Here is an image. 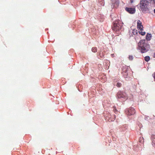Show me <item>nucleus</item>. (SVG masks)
<instances>
[{"label":"nucleus","instance_id":"nucleus-8","mask_svg":"<svg viewBox=\"0 0 155 155\" xmlns=\"http://www.w3.org/2000/svg\"><path fill=\"white\" fill-rule=\"evenodd\" d=\"M137 28L139 30L141 31L143 30V27L142 25V23L139 20H138L137 21Z\"/></svg>","mask_w":155,"mask_h":155},{"label":"nucleus","instance_id":"nucleus-4","mask_svg":"<svg viewBox=\"0 0 155 155\" xmlns=\"http://www.w3.org/2000/svg\"><path fill=\"white\" fill-rule=\"evenodd\" d=\"M117 97L118 98L121 99L122 101H124L126 100L128 97L127 94L121 91H119L117 94Z\"/></svg>","mask_w":155,"mask_h":155},{"label":"nucleus","instance_id":"nucleus-10","mask_svg":"<svg viewBox=\"0 0 155 155\" xmlns=\"http://www.w3.org/2000/svg\"><path fill=\"white\" fill-rule=\"evenodd\" d=\"M152 144L155 147V135H153L151 136Z\"/></svg>","mask_w":155,"mask_h":155},{"label":"nucleus","instance_id":"nucleus-20","mask_svg":"<svg viewBox=\"0 0 155 155\" xmlns=\"http://www.w3.org/2000/svg\"><path fill=\"white\" fill-rule=\"evenodd\" d=\"M154 13H155V9H154Z\"/></svg>","mask_w":155,"mask_h":155},{"label":"nucleus","instance_id":"nucleus-2","mask_svg":"<svg viewBox=\"0 0 155 155\" xmlns=\"http://www.w3.org/2000/svg\"><path fill=\"white\" fill-rule=\"evenodd\" d=\"M149 2L147 0H141L140 2V7L143 12L148 13L149 12Z\"/></svg>","mask_w":155,"mask_h":155},{"label":"nucleus","instance_id":"nucleus-5","mask_svg":"<svg viewBox=\"0 0 155 155\" xmlns=\"http://www.w3.org/2000/svg\"><path fill=\"white\" fill-rule=\"evenodd\" d=\"M119 0H110L111 6L112 8H117L119 6Z\"/></svg>","mask_w":155,"mask_h":155},{"label":"nucleus","instance_id":"nucleus-19","mask_svg":"<svg viewBox=\"0 0 155 155\" xmlns=\"http://www.w3.org/2000/svg\"><path fill=\"white\" fill-rule=\"evenodd\" d=\"M153 78L154 79H155V73H154V75L153 76Z\"/></svg>","mask_w":155,"mask_h":155},{"label":"nucleus","instance_id":"nucleus-15","mask_svg":"<svg viewBox=\"0 0 155 155\" xmlns=\"http://www.w3.org/2000/svg\"><path fill=\"white\" fill-rule=\"evenodd\" d=\"M139 33L142 35H144L145 34V32L143 31H139Z\"/></svg>","mask_w":155,"mask_h":155},{"label":"nucleus","instance_id":"nucleus-1","mask_svg":"<svg viewBox=\"0 0 155 155\" xmlns=\"http://www.w3.org/2000/svg\"><path fill=\"white\" fill-rule=\"evenodd\" d=\"M138 49L142 53H144L149 50L150 48L149 45L145 40H141L138 43Z\"/></svg>","mask_w":155,"mask_h":155},{"label":"nucleus","instance_id":"nucleus-18","mask_svg":"<svg viewBox=\"0 0 155 155\" xmlns=\"http://www.w3.org/2000/svg\"><path fill=\"white\" fill-rule=\"evenodd\" d=\"M153 57L155 58V52L154 53Z\"/></svg>","mask_w":155,"mask_h":155},{"label":"nucleus","instance_id":"nucleus-14","mask_svg":"<svg viewBox=\"0 0 155 155\" xmlns=\"http://www.w3.org/2000/svg\"><path fill=\"white\" fill-rule=\"evenodd\" d=\"M121 85H122V84L121 83L118 82L116 86L117 87H120L121 86Z\"/></svg>","mask_w":155,"mask_h":155},{"label":"nucleus","instance_id":"nucleus-17","mask_svg":"<svg viewBox=\"0 0 155 155\" xmlns=\"http://www.w3.org/2000/svg\"><path fill=\"white\" fill-rule=\"evenodd\" d=\"M134 0H130V2H131V3H132V2H134Z\"/></svg>","mask_w":155,"mask_h":155},{"label":"nucleus","instance_id":"nucleus-11","mask_svg":"<svg viewBox=\"0 0 155 155\" xmlns=\"http://www.w3.org/2000/svg\"><path fill=\"white\" fill-rule=\"evenodd\" d=\"M152 35L151 34H147L146 36V39L147 40L149 41L151 39Z\"/></svg>","mask_w":155,"mask_h":155},{"label":"nucleus","instance_id":"nucleus-3","mask_svg":"<svg viewBox=\"0 0 155 155\" xmlns=\"http://www.w3.org/2000/svg\"><path fill=\"white\" fill-rule=\"evenodd\" d=\"M122 26V24L120 21L119 20H116L114 22L112 28L113 30L116 31H118L120 29Z\"/></svg>","mask_w":155,"mask_h":155},{"label":"nucleus","instance_id":"nucleus-7","mask_svg":"<svg viewBox=\"0 0 155 155\" xmlns=\"http://www.w3.org/2000/svg\"><path fill=\"white\" fill-rule=\"evenodd\" d=\"M125 10L129 13L132 14L134 13L136 11L135 8L126 7Z\"/></svg>","mask_w":155,"mask_h":155},{"label":"nucleus","instance_id":"nucleus-13","mask_svg":"<svg viewBox=\"0 0 155 155\" xmlns=\"http://www.w3.org/2000/svg\"><path fill=\"white\" fill-rule=\"evenodd\" d=\"M91 50L92 51L94 52H96L97 51V48L95 47H93Z\"/></svg>","mask_w":155,"mask_h":155},{"label":"nucleus","instance_id":"nucleus-6","mask_svg":"<svg viewBox=\"0 0 155 155\" xmlns=\"http://www.w3.org/2000/svg\"><path fill=\"white\" fill-rule=\"evenodd\" d=\"M135 113V110L134 108L133 107H130L128 109L126 114L130 116L134 115Z\"/></svg>","mask_w":155,"mask_h":155},{"label":"nucleus","instance_id":"nucleus-12","mask_svg":"<svg viewBox=\"0 0 155 155\" xmlns=\"http://www.w3.org/2000/svg\"><path fill=\"white\" fill-rule=\"evenodd\" d=\"M150 57L149 56H146L144 58L145 61L147 62L148 61L150 60Z\"/></svg>","mask_w":155,"mask_h":155},{"label":"nucleus","instance_id":"nucleus-16","mask_svg":"<svg viewBox=\"0 0 155 155\" xmlns=\"http://www.w3.org/2000/svg\"><path fill=\"white\" fill-rule=\"evenodd\" d=\"M129 59L130 60H132L133 59V57L132 55H129Z\"/></svg>","mask_w":155,"mask_h":155},{"label":"nucleus","instance_id":"nucleus-9","mask_svg":"<svg viewBox=\"0 0 155 155\" xmlns=\"http://www.w3.org/2000/svg\"><path fill=\"white\" fill-rule=\"evenodd\" d=\"M115 116L114 115L111 116L110 114L109 115V121H113L115 120Z\"/></svg>","mask_w":155,"mask_h":155}]
</instances>
